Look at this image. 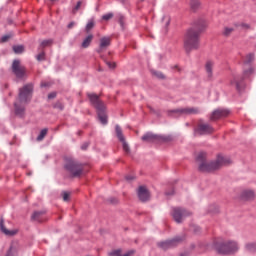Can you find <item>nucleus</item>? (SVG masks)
Instances as JSON below:
<instances>
[{"instance_id": "1", "label": "nucleus", "mask_w": 256, "mask_h": 256, "mask_svg": "<svg viewBox=\"0 0 256 256\" xmlns=\"http://www.w3.org/2000/svg\"><path fill=\"white\" fill-rule=\"evenodd\" d=\"M198 163L199 171L203 173H211L213 171H218L221 167H227L231 165V158L229 156H224L219 154L214 162H207V154L200 152L196 157Z\"/></svg>"}, {"instance_id": "2", "label": "nucleus", "mask_w": 256, "mask_h": 256, "mask_svg": "<svg viewBox=\"0 0 256 256\" xmlns=\"http://www.w3.org/2000/svg\"><path fill=\"white\" fill-rule=\"evenodd\" d=\"M205 27H207V24L203 22L201 26L187 31L184 38V49L187 53H191L194 49H199V33H201Z\"/></svg>"}, {"instance_id": "3", "label": "nucleus", "mask_w": 256, "mask_h": 256, "mask_svg": "<svg viewBox=\"0 0 256 256\" xmlns=\"http://www.w3.org/2000/svg\"><path fill=\"white\" fill-rule=\"evenodd\" d=\"M90 103L97 109L98 119L102 125H107V114H105V104L99 97H91Z\"/></svg>"}, {"instance_id": "4", "label": "nucleus", "mask_w": 256, "mask_h": 256, "mask_svg": "<svg viewBox=\"0 0 256 256\" xmlns=\"http://www.w3.org/2000/svg\"><path fill=\"white\" fill-rule=\"evenodd\" d=\"M66 171H69L72 177H80L83 173V166L73 158H67L65 165Z\"/></svg>"}, {"instance_id": "5", "label": "nucleus", "mask_w": 256, "mask_h": 256, "mask_svg": "<svg viewBox=\"0 0 256 256\" xmlns=\"http://www.w3.org/2000/svg\"><path fill=\"white\" fill-rule=\"evenodd\" d=\"M218 253L222 255H231L239 251V244L235 241H227L217 246Z\"/></svg>"}, {"instance_id": "6", "label": "nucleus", "mask_w": 256, "mask_h": 256, "mask_svg": "<svg viewBox=\"0 0 256 256\" xmlns=\"http://www.w3.org/2000/svg\"><path fill=\"white\" fill-rule=\"evenodd\" d=\"M29 103V98L19 97L14 103V111L18 117H25V105Z\"/></svg>"}, {"instance_id": "7", "label": "nucleus", "mask_w": 256, "mask_h": 256, "mask_svg": "<svg viewBox=\"0 0 256 256\" xmlns=\"http://www.w3.org/2000/svg\"><path fill=\"white\" fill-rule=\"evenodd\" d=\"M189 215H191V212L183 208H174L172 212V217L176 223H183V219L189 217Z\"/></svg>"}, {"instance_id": "8", "label": "nucleus", "mask_w": 256, "mask_h": 256, "mask_svg": "<svg viewBox=\"0 0 256 256\" xmlns=\"http://www.w3.org/2000/svg\"><path fill=\"white\" fill-rule=\"evenodd\" d=\"M12 72L18 79H23L25 77L26 69L25 66L21 65V61L14 60L12 63Z\"/></svg>"}, {"instance_id": "9", "label": "nucleus", "mask_w": 256, "mask_h": 256, "mask_svg": "<svg viewBox=\"0 0 256 256\" xmlns=\"http://www.w3.org/2000/svg\"><path fill=\"white\" fill-rule=\"evenodd\" d=\"M181 241H183L181 237H176L171 240H166L164 242L158 243V247H160V249H163L165 251L167 249H171V247H176V245H179Z\"/></svg>"}, {"instance_id": "10", "label": "nucleus", "mask_w": 256, "mask_h": 256, "mask_svg": "<svg viewBox=\"0 0 256 256\" xmlns=\"http://www.w3.org/2000/svg\"><path fill=\"white\" fill-rule=\"evenodd\" d=\"M229 115V110L219 108L212 112L210 119L211 121H217V119H223V117H227Z\"/></svg>"}, {"instance_id": "11", "label": "nucleus", "mask_w": 256, "mask_h": 256, "mask_svg": "<svg viewBox=\"0 0 256 256\" xmlns=\"http://www.w3.org/2000/svg\"><path fill=\"white\" fill-rule=\"evenodd\" d=\"M142 141L146 143H159V141H163V138L157 134L148 132L144 136H142Z\"/></svg>"}, {"instance_id": "12", "label": "nucleus", "mask_w": 256, "mask_h": 256, "mask_svg": "<svg viewBox=\"0 0 256 256\" xmlns=\"http://www.w3.org/2000/svg\"><path fill=\"white\" fill-rule=\"evenodd\" d=\"M116 135L119 141H121L125 153H129V145H127V142H125V136H123V131L121 130V127L119 125H116Z\"/></svg>"}, {"instance_id": "13", "label": "nucleus", "mask_w": 256, "mask_h": 256, "mask_svg": "<svg viewBox=\"0 0 256 256\" xmlns=\"http://www.w3.org/2000/svg\"><path fill=\"white\" fill-rule=\"evenodd\" d=\"M197 131L200 135H207L209 133H213V127L207 123H200Z\"/></svg>"}, {"instance_id": "14", "label": "nucleus", "mask_w": 256, "mask_h": 256, "mask_svg": "<svg viewBox=\"0 0 256 256\" xmlns=\"http://www.w3.org/2000/svg\"><path fill=\"white\" fill-rule=\"evenodd\" d=\"M240 198L243 201H253V199H255V191L251 189H245L241 192Z\"/></svg>"}, {"instance_id": "15", "label": "nucleus", "mask_w": 256, "mask_h": 256, "mask_svg": "<svg viewBox=\"0 0 256 256\" xmlns=\"http://www.w3.org/2000/svg\"><path fill=\"white\" fill-rule=\"evenodd\" d=\"M33 95V84L25 85L20 89L19 97H31Z\"/></svg>"}, {"instance_id": "16", "label": "nucleus", "mask_w": 256, "mask_h": 256, "mask_svg": "<svg viewBox=\"0 0 256 256\" xmlns=\"http://www.w3.org/2000/svg\"><path fill=\"white\" fill-rule=\"evenodd\" d=\"M215 67V62L208 60L205 64L206 77L211 81L213 79V68Z\"/></svg>"}, {"instance_id": "17", "label": "nucleus", "mask_w": 256, "mask_h": 256, "mask_svg": "<svg viewBox=\"0 0 256 256\" xmlns=\"http://www.w3.org/2000/svg\"><path fill=\"white\" fill-rule=\"evenodd\" d=\"M138 197L140 199V201H149V190H147V188L145 186H140L138 188Z\"/></svg>"}, {"instance_id": "18", "label": "nucleus", "mask_w": 256, "mask_h": 256, "mask_svg": "<svg viewBox=\"0 0 256 256\" xmlns=\"http://www.w3.org/2000/svg\"><path fill=\"white\" fill-rule=\"evenodd\" d=\"M230 85H234V87H236V89L241 92L243 91V89H245V84L243 83V80H239L238 77L234 76L231 80H230Z\"/></svg>"}, {"instance_id": "19", "label": "nucleus", "mask_w": 256, "mask_h": 256, "mask_svg": "<svg viewBox=\"0 0 256 256\" xmlns=\"http://www.w3.org/2000/svg\"><path fill=\"white\" fill-rule=\"evenodd\" d=\"M109 45H111V38H109V37L101 38L98 53H101V51H105V49H107V47H109Z\"/></svg>"}, {"instance_id": "20", "label": "nucleus", "mask_w": 256, "mask_h": 256, "mask_svg": "<svg viewBox=\"0 0 256 256\" xmlns=\"http://www.w3.org/2000/svg\"><path fill=\"white\" fill-rule=\"evenodd\" d=\"M0 229L2 233H4V235H8L9 237H13V235H17V233L19 232L18 230H7V228H5L3 220L0 221Z\"/></svg>"}, {"instance_id": "21", "label": "nucleus", "mask_w": 256, "mask_h": 256, "mask_svg": "<svg viewBox=\"0 0 256 256\" xmlns=\"http://www.w3.org/2000/svg\"><path fill=\"white\" fill-rule=\"evenodd\" d=\"M175 113H182L185 115H196V113H199V110L197 108H185L181 110H175Z\"/></svg>"}, {"instance_id": "22", "label": "nucleus", "mask_w": 256, "mask_h": 256, "mask_svg": "<svg viewBox=\"0 0 256 256\" xmlns=\"http://www.w3.org/2000/svg\"><path fill=\"white\" fill-rule=\"evenodd\" d=\"M43 215H45L44 211H36L33 213L32 219L33 221H38L39 223H41V221H43Z\"/></svg>"}, {"instance_id": "23", "label": "nucleus", "mask_w": 256, "mask_h": 256, "mask_svg": "<svg viewBox=\"0 0 256 256\" xmlns=\"http://www.w3.org/2000/svg\"><path fill=\"white\" fill-rule=\"evenodd\" d=\"M110 255H112V256H132V255H135V250H130L127 253H125L124 255H121V250H114L110 253Z\"/></svg>"}, {"instance_id": "24", "label": "nucleus", "mask_w": 256, "mask_h": 256, "mask_svg": "<svg viewBox=\"0 0 256 256\" xmlns=\"http://www.w3.org/2000/svg\"><path fill=\"white\" fill-rule=\"evenodd\" d=\"M255 73V68L253 66H249L248 68H245L243 71V77L244 79H247V77H251Z\"/></svg>"}, {"instance_id": "25", "label": "nucleus", "mask_w": 256, "mask_h": 256, "mask_svg": "<svg viewBox=\"0 0 256 256\" xmlns=\"http://www.w3.org/2000/svg\"><path fill=\"white\" fill-rule=\"evenodd\" d=\"M91 41H93V35H88L82 42V47L87 49L91 45Z\"/></svg>"}, {"instance_id": "26", "label": "nucleus", "mask_w": 256, "mask_h": 256, "mask_svg": "<svg viewBox=\"0 0 256 256\" xmlns=\"http://www.w3.org/2000/svg\"><path fill=\"white\" fill-rule=\"evenodd\" d=\"M246 251L249 253H255L256 251V242H249L245 245Z\"/></svg>"}, {"instance_id": "27", "label": "nucleus", "mask_w": 256, "mask_h": 256, "mask_svg": "<svg viewBox=\"0 0 256 256\" xmlns=\"http://www.w3.org/2000/svg\"><path fill=\"white\" fill-rule=\"evenodd\" d=\"M253 61H255V54L250 53V54L246 55V57L244 59V63L246 65H249V63H253Z\"/></svg>"}, {"instance_id": "28", "label": "nucleus", "mask_w": 256, "mask_h": 256, "mask_svg": "<svg viewBox=\"0 0 256 256\" xmlns=\"http://www.w3.org/2000/svg\"><path fill=\"white\" fill-rule=\"evenodd\" d=\"M235 31V28L233 27H224V30H223V35L224 37H229V35H231V33H233Z\"/></svg>"}, {"instance_id": "29", "label": "nucleus", "mask_w": 256, "mask_h": 256, "mask_svg": "<svg viewBox=\"0 0 256 256\" xmlns=\"http://www.w3.org/2000/svg\"><path fill=\"white\" fill-rule=\"evenodd\" d=\"M93 27H95V20L91 19L88 21L87 25H86V33H89V31H91V29H93Z\"/></svg>"}, {"instance_id": "30", "label": "nucleus", "mask_w": 256, "mask_h": 256, "mask_svg": "<svg viewBox=\"0 0 256 256\" xmlns=\"http://www.w3.org/2000/svg\"><path fill=\"white\" fill-rule=\"evenodd\" d=\"M51 45H53V40L48 39V40H43L40 44V47H42V49H44V47H51Z\"/></svg>"}, {"instance_id": "31", "label": "nucleus", "mask_w": 256, "mask_h": 256, "mask_svg": "<svg viewBox=\"0 0 256 256\" xmlns=\"http://www.w3.org/2000/svg\"><path fill=\"white\" fill-rule=\"evenodd\" d=\"M199 5H200L199 0H191L190 1V7L193 11L199 9Z\"/></svg>"}, {"instance_id": "32", "label": "nucleus", "mask_w": 256, "mask_h": 256, "mask_svg": "<svg viewBox=\"0 0 256 256\" xmlns=\"http://www.w3.org/2000/svg\"><path fill=\"white\" fill-rule=\"evenodd\" d=\"M13 51L16 54H21L25 51V47L23 45L13 46Z\"/></svg>"}, {"instance_id": "33", "label": "nucleus", "mask_w": 256, "mask_h": 256, "mask_svg": "<svg viewBox=\"0 0 256 256\" xmlns=\"http://www.w3.org/2000/svg\"><path fill=\"white\" fill-rule=\"evenodd\" d=\"M152 75L156 77V79H165V74L159 71H153Z\"/></svg>"}, {"instance_id": "34", "label": "nucleus", "mask_w": 256, "mask_h": 256, "mask_svg": "<svg viewBox=\"0 0 256 256\" xmlns=\"http://www.w3.org/2000/svg\"><path fill=\"white\" fill-rule=\"evenodd\" d=\"M45 135H47V129L41 130L40 134L37 137V141H43V139H45Z\"/></svg>"}, {"instance_id": "35", "label": "nucleus", "mask_w": 256, "mask_h": 256, "mask_svg": "<svg viewBox=\"0 0 256 256\" xmlns=\"http://www.w3.org/2000/svg\"><path fill=\"white\" fill-rule=\"evenodd\" d=\"M70 197H71V193L65 192V191L62 192V199H63V201H65V202L69 201Z\"/></svg>"}, {"instance_id": "36", "label": "nucleus", "mask_w": 256, "mask_h": 256, "mask_svg": "<svg viewBox=\"0 0 256 256\" xmlns=\"http://www.w3.org/2000/svg\"><path fill=\"white\" fill-rule=\"evenodd\" d=\"M81 5H83V1H78L76 6L73 8V13H77V11L81 9Z\"/></svg>"}, {"instance_id": "37", "label": "nucleus", "mask_w": 256, "mask_h": 256, "mask_svg": "<svg viewBox=\"0 0 256 256\" xmlns=\"http://www.w3.org/2000/svg\"><path fill=\"white\" fill-rule=\"evenodd\" d=\"M103 21H109L110 19H113V13H108L106 15L102 16Z\"/></svg>"}, {"instance_id": "38", "label": "nucleus", "mask_w": 256, "mask_h": 256, "mask_svg": "<svg viewBox=\"0 0 256 256\" xmlns=\"http://www.w3.org/2000/svg\"><path fill=\"white\" fill-rule=\"evenodd\" d=\"M37 61H45V52H41L36 56Z\"/></svg>"}, {"instance_id": "39", "label": "nucleus", "mask_w": 256, "mask_h": 256, "mask_svg": "<svg viewBox=\"0 0 256 256\" xmlns=\"http://www.w3.org/2000/svg\"><path fill=\"white\" fill-rule=\"evenodd\" d=\"M7 41H9V36L5 35L1 38V43H7Z\"/></svg>"}, {"instance_id": "40", "label": "nucleus", "mask_w": 256, "mask_h": 256, "mask_svg": "<svg viewBox=\"0 0 256 256\" xmlns=\"http://www.w3.org/2000/svg\"><path fill=\"white\" fill-rule=\"evenodd\" d=\"M106 65H108L110 69H115V62H106Z\"/></svg>"}, {"instance_id": "41", "label": "nucleus", "mask_w": 256, "mask_h": 256, "mask_svg": "<svg viewBox=\"0 0 256 256\" xmlns=\"http://www.w3.org/2000/svg\"><path fill=\"white\" fill-rule=\"evenodd\" d=\"M125 179H126V181L131 182V181H133V179H135V177L133 175H127L125 177Z\"/></svg>"}, {"instance_id": "42", "label": "nucleus", "mask_w": 256, "mask_h": 256, "mask_svg": "<svg viewBox=\"0 0 256 256\" xmlns=\"http://www.w3.org/2000/svg\"><path fill=\"white\" fill-rule=\"evenodd\" d=\"M87 147H89V143H84L82 146H81V149L83 151H85V149H87Z\"/></svg>"}, {"instance_id": "43", "label": "nucleus", "mask_w": 256, "mask_h": 256, "mask_svg": "<svg viewBox=\"0 0 256 256\" xmlns=\"http://www.w3.org/2000/svg\"><path fill=\"white\" fill-rule=\"evenodd\" d=\"M75 27V22H71L68 24V29H73Z\"/></svg>"}, {"instance_id": "44", "label": "nucleus", "mask_w": 256, "mask_h": 256, "mask_svg": "<svg viewBox=\"0 0 256 256\" xmlns=\"http://www.w3.org/2000/svg\"><path fill=\"white\" fill-rule=\"evenodd\" d=\"M41 87H49V83H47V82H42V83H41Z\"/></svg>"}, {"instance_id": "45", "label": "nucleus", "mask_w": 256, "mask_h": 256, "mask_svg": "<svg viewBox=\"0 0 256 256\" xmlns=\"http://www.w3.org/2000/svg\"><path fill=\"white\" fill-rule=\"evenodd\" d=\"M241 27H243L244 29H249V24H241Z\"/></svg>"}, {"instance_id": "46", "label": "nucleus", "mask_w": 256, "mask_h": 256, "mask_svg": "<svg viewBox=\"0 0 256 256\" xmlns=\"http://www.w3.org/2000/svg\"><path fill=\"white\" fill-rule=\"evenodd\" d=\"M88 97H99V95H97L95 93H91V94H88Z\"/></svg>"}, {"instance_id": "47", "label": "nucleus", "mask_w": 256, "mask_h": 256, "mask_svg": "<svg viewBox=\"0 0 256 256\" xmlns=\"http://www.w3.org/2000/svg\"><path fill=\"white\" fill-rule=\"evenodd\" d=\"M48 97H57V93H52V94L48 95Z\"/></svg>"}, {"instance_id": "48", "label": "nucleus", "mask_w": 256, "mask_h": 256, "mask_svg": "<svg viewBox=\"0 0 256 256\" xmlns=\"http://www.w3.org/2000/svg\"><path fill=\"white\" fill-rule=\"evenodd\" d=\"M6 256H13V255H11V248H10V250L8 251V253H7Z\"/></svg>"}, {"instance_id": "49", "label": "nucleus", "mask_w": 256, "mask_h": 256, "mask_svg": "<svg viewBox=\"0 0 256 256\" xmlns=\"http://www.w3.org/2000/svg\"><path fill=\"white\" fill-rule=\"evenodd\" d=\"M120 24L123 25V18H120Z\"/></svg>"}, {"instance_id": "50", "label": "nucleus", "mask_w": 256, "mask_h": 256, "mask_svg": "<svg viewBox=\"0 0 256 256\" xmlns=\"http://www.w3.org/2000/svg\"><path fill=\"white\" fill-rule=\"evenodd\" d=\"M166 195H170L169 192H166Z\"/></svg>"}]
</instances>
